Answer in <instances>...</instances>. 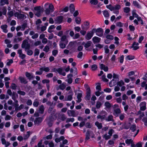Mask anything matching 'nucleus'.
I'll return each mask as SVG.
<instances>
[{"mask_svg": "<svg viewBox=\"0 0 147 147\" xmlns=\"http://www.w3.org/2000/svg\"><path fill=\"white\" fill-rule=\"evenodd\" d=\"M57 118V120L59 121V119H60L61 120L63 121L66 119V117H65L64 115H60L59 114H56L54 116L53 115L52 117H50L49 118V119H48V121H49L48 123V124L50 127L52 126V123L51 122Z\"/></svg>", "mask_w": 147, "mask_h": 147, "instance_id": "nucleus-1", "label": "nucleus"}, {"mask_svg": "<svg viewBox=\"0 0 147 147\" xmlns=\"http://www.w3.org/2000/svg\"><path fill=\"white\" fill-rule=\"evenodd\" d=\"M106 7L111 11H113L114 13L118 14L119 13V10L121 8V5L117 4L113 6L111 5H106Z\"/></svg>", "mask_w": 147, "mask_h": 147, "instance_id": "nucleus-2", "label": "nucleus"}, {"mask_svg": "<svg viewBox=\"0 0 147 147\" xmlns=\"http://www.w3.org/2000/svg\"><path fill=\"white\" fill-rule=\"evenodd\" d=\"M93 30L94 33H95L97 36L100 37H101L103 35V31L102 29L99 28L97 29L94 28Z\"/></svg>", "mask_w": 147, "mask_h": 147, "instance_id": "nucleus-3", "label": "nucleus"}, {"mask_svg": "<svg viewBox=\"0 0 147 147\" xmlns=\"http://www.w3.org/2000/svg\"><path fill=\"white\" fill-rule=\"evenodd\" d=\"M22 47L24 48L26 51L27 49H29L30 48V45L28 43V40H25L23 41L22 45Z\"/></svg>", "mask_w": 147, "mask_h": 147, "instance_id": "nucleus-4", "label": "nucleus"}, {"mask_svg": "<svg viewBox=\"0 0 147 147\" xmlns=\"http://www.w3.org/2000/svg\"><path fill=\"white\" fill-rule=\"evenodd\" d=\"M107 115L106 112L104 111H102L101 112L100 115L97 116V119H100L101 120H103L105 119V117Z\"/></svg>", "mask_w": 147, "mask_h": 147, "instance_id": "nucleus-5", "label": "nucleus"}, {"mask_svg": "<svg viewBox=\"0 0 147 147\" xmlns=\"http://www.w3.org/2000/svg\"><path fill=\"white\" fill-rule=\"evenodd\" d=\"M52 70L53 72H58L59 74L62 75L63 76H65L66 75L65 73L64 72H63L62 69L61 68H54Z\"/></svg>", "mask_w": 147, "mask_h": 147, "instance_id": "nucleus-6", "label": "nucleus"}, {"mask_svg": "<svg viewBox=\"0 0 147 147\" xmlns=\"http://www.w3.org/2000/svg\"><path fill=\"white\" fill-rule=\"evenodd\" d=\"M76 94L77 95V102H80L81 101V98L82 97V92L80 90H78L76 91Z\"/></svg>", "mask_w": 147, "mask_h": 147, "instance_id": "nucleus-7", "label": "nucleus"}, {"mask_svg": "<svg viewBox=\"0 0 147 147\" xmlns=\"http://www.w3.org/2000/svg\"><path fill=\"white\" fill-rule=\"evenodd\" d=\"M34 9L35 11H37L36 15L37 16L39 17L42 11V9H41V7L40 6H37L35 7Z\"/></svg>", "mask_w": 147, "mask_h": 147, "instance_id": "nucleus-8", "label": "nucleus"}, {"mask_svg": "<svg viewBox=\"0 0 147 147\" xmlns=\"http://www.w3.org/2000/svg\"><path fill=\"white\" fill-rule=\"evenodd\" d=\"M94 33L92 30L90 32H88L85 36L86 39L87 40H90L93 36Z\"/></svg>", "mask_w": 147, "mask_h": 147, "instance_id": "nucleus-9", "label": "nucleus"}, {"mask_svg": "<svg viewBox=\"0 0 147 147\" xmlns=\"http://www.w3.org/2000/svg\"><path fill=\"white\" fill-rule=\"evenodd\" d=\"M121 113V109L119 108H118L114 110L113 115L117 117L119 116Z\"/></svg>", "mask_w": 147, "mask_h": 147, "instance_id": "nucleus-10", "label": "nucleus"}, {"mask_svg": "<svg viewBox=\"0 0 147 147\" xmlns=\"http://www.w3.org/2000/svg\"><path fill=\"white\" fill-rule=\"evenodd\" d=\"M146 103L145 102H141L140 104V109L141 111H144L146 108Z\"/></svg>", "mask_w": 147, "mask_h": 147, "instance_id": "nucleus-11", "label": "nucleus"}, {"mask_svg": "<svg viewBox=\"0 0 147 147\" xmlns=\"http://www.w3.org/2000/svg\"><path fill=\"white\" fill-rule=\"evenodd\" d=\"M29 34L31 36V38L33 39L37 38L38 36V33H35L33 31H31L30 32Z\"/></svg>", "mask_w": 147, "mask_h": 147, "instance_id": "nucleus-12", "label": "nucleus"}, {"mask_svg": "<svg viewBox=\"0 0 147 147\" xmlns=\"http://www.w3.org/2000/svg\"><path fill=\"white\" fill-rule=\"evenodd\" d=\"M1 141L2 144L5 145V147H7L10 144V143L8 142H7L4 138H1Z\"/></svg>", "mask_w": 147, "mask_h": 147, "instance_id": "nucleus-13", "label": "nucleus"}, {"mask_svg": "<svg viewBox=\"0 0 147 147\" xmlns=\"http://www.w3.org/2000/svg\"><path fill=\"white\" fill-rule=\"evenodd\" d=\"M49 7V9L51 12H52L54 11V6L52 4H49L48 3H46L45 5V6L46 8Z\"/></svg>", "mask_w": 147, "mask_h": 147, "instance_id": "nucleus-14", "label": "nucleus"}, {"mask_svg": "<svg viewBox=\"0 0 147 147\" xmlns=\"http://www.w3.org/2000/svg\"><path fill=\"white\" fill-rule=\"evenodd\" d=\"M26 76L29 80L33 79L34 76L32 73L26 72Z\"/></svg>", "mask_w": 147, "mask_h": 147, "instance_id": "nucleus-15", "label": "nucleus"}, {"mask_svg": "<svg viewBox=\"0 0 147 147\" xmlns=\"http://www.w3.org/2000/svg\"><path fill=\"white\" fill-rule=\"evenodd\" d=\"M73 77V75L72 74H69L67 75V78H68V80L67 81L68 82V83L70 84H71L73 81V79L72 78V77Z\"/></svg>", "mask_w": 147, "mask_h": 147, "instance_id": "nucleus-16", "label": "nucleus"}, {"mask_svg": "<svg viewBox=\"0 0 147 147\" xmlns=\"http://www.w3.org/2000/svg\"><path fill=\"white\" fill-rule=\"evenodd\" d=\"M90 134L92 135V137L93 138L94 136V134H93L92 132V131H88L86 134V139L88 140L90 139Z\"/></svg>", "mask_w": 147, "mask_h": 147, "instance_id": "nucleus-17", "label": "nucleus"}, {"mask_svg": "<svg viewBox=\"0 0 147 147\" xmlns=\"http://www.w3.org/2000/svg\"><path fill=\"white\" fill-rule=\"evenodd\" d=\"M101 40V38L97 36H94L92 38V40L94 43L99 42Z\"/></svg>", "mask_w": 147, "mask_h": 147, "instance_id": "nucleus-18", "label": "nucleus"}, {"mask_svg": "<svg viewBox=\"0 0 147 147\" xmlns=\"http://www.w3.org/2000/svg\"><path fill=\"white\" fill-rule=\"evenodd\" d=\"M73 94L72 92L70 95H68L67 96H66L65 98V101H71L72 99V96Z\"/></svg>", "mask_w": 147, "mask_h": 147, "instance_id": "nucleus-19", "label": "nucleus"}, {"mask_svg": "<svg viewBox=\"0 0 147 147\" xmlns=\"http://www.w3.org/2000/svg\"><path fill=\"white\" fill-rule=\"evenodd\" d=\"M42 119L41 117H37L34 121V123L35 124H38L42 121Z\"/></svg>", "mask_w": 147, "mask_h": 147, "instance_id": "nucleus-20", "label": "nucleus"}, {"mask_svg": "<svg viewBox=\"0 0 147 147\" xmlns=\"http://www.w3.org/2000/svg\"><path fill=\"white\" fill-rule=\"evenodd\" d=\"M7 26L6 24L2 25L1 26V29L5 33H7L8 30L7 28Z\"/></svg>", "mask_w": 147, "mask_h": 147, "instance_id": "nucleus-21", "label": "nucleus"}, {"mask_svg": "<svg viewBox=\"0 0 147 147\" xmlns=\"http://www.w3.org/2000/svg\"><path fill=\"white\" fill-rule=\"evenodd\" d=\"M68 41H66L65 42H60V46L62 49H64L65 48L66 45L68 43Z\"/></svg>", "mask_w": 147, "mask_h": 147, "instance_id": "nucleus-22", "label": "nucleus"}, {"mask_svg": "<svg viewBox=\"0 0 147 147\" xmlns=\"http://www.w3.org/2000/svg\"><path fill=\"white\" fill-rule=\"evenodd\" d=\"M100 68L101 69L105 71H107L108 70V68L107 66H105L103 64H101L100 65Z\"/></svg>", "mask_w": 147, "mask_h": 147, "instance_id": "nucleus-23", "label": "nucleus"}, {"mask_svg": "<svg viewBox=\"0 0 147 147\" xmlns=\"http://www.w3.org/2000/svg\"><path fill=\"white\" fill-rule=\"evenodd\" d=\"M67 114L69 116L74 117L76 116L75 112L73 111L68 110L67 111Z\"/></svg>", "mask_w": 147, "mask_h": 147, "instance_id": "nucleus-24", "label": "nucleus"}, {"mask_svg": "<svg viewBox=\"0 0 147 147\" xmlns=\"http://www.w3.org/2000/svg\"><path fill=\"white\" fill-rule=\"evenodd\" d=\"M19 79L20 80L21 82L22 83L26 84L28 82L27 80L25 78L20 77L19 78Z\"/></svg>", "mask_w": 147, "mask_h": 147, "instance_id": "nucleus-25", "label": "nucleus"}, {"mask_svg": "<svg viewBox=\"0 0 147 147\" xmlns=\"http://www.w3.org/2000/svg\"><path fill=\"white\" fill-rule=\"evenodd\" d=\"M138 43L136 42H134L132 45V48H133V49L134 50H136L139 48V47H138Z\"/></svg>", "mask_w": 147, "mask_h": 147, "instance_id": "nucleus-26", "label": "nucleus"}, {"mask_svg": "<svg viewBox=\"0 0 147 147\" xmlns=\"http://www.w3.org/2000/svg\"><path fill=\"white\" fill-rule=\"evenodd\" d=\"M45 107L44 106L42 105L39 107V109L38 110L39 113L41 114L43 113L44 111Z\"/></svg>", "mask_w": 147, "mask_h": 147, "instance_id": "nucleus-27", "label": "nucleus"}, {"mask_svg": "<svg viewBox=\"0 0 147 147\" xmlns=\"http://www.w3.org/2000/svg\"><path fill=\"white\" fill-rule=\"evenodd\" d=\"M50 70L49 67H43L40 69V71L43 72L44 71L45 72H48Z\"/></svg>", "mask_w": 147, "mask_h": 147, "instance_id": "nucleus-28", "label": "nucleus"}, {"mask_svg": "<svg viewBox=\"0 0 147 147\" xmlns=\"http://www.w3.org/2000/svg\"><path fill=\"white\" fill-rule=\"evenodd\" d=\"M90 92L89 89H88L87 91V95L86 96V99L89 100L90 98Z\"/></svg>", "mask_w": 147, "mask_h": 147, "instance_id": "nucleus-29", "label": "nucleus"}, {"mask_svg": "<svg viewBox=\"0 0 147 147\" xmlns=\"http://www.w3.org/2000/svg\"><path fill=\"white\" fill-rule=\"evenodd\" d=\"M5 43L7 44V46L9 48H11L12 47L11 44H10V41L9 40L6 39L5 40Z\"/></svg>", "mask_w": 147, "mask_h": 147, "instance_id": "nucleus-30", "label": "nucleus"}, {"mask_svg": "<svg viewBox=\"0 0 147 147\" xmlns=\"http://www.w3.org/2000/svg\"><path fill=\"white\" fill-rule=\"evenodd\" d=\"M141 86L144 88L145 90L147 89V83L146 82L144 81L141 83Z\"/></svg>", "mask_w": 147, "mask_h": 147, "instance_id": "nucleus-31", "label": "nucleus"}, {"mask_svg": "<svg viewBox=\"0 0 147 147\" xmlns=\"http://www.w3.org/2000/svg\"><path fill=\"white\" fill-rule=\"evenodd\" d=\"M12 96V99L13 100H15V99H16L18 97V95L16 92H13L11 96Z\"/></svg>", "mask_w": 147, "mask_h": 147, "instance_id": "nucleus-32", "label": "nucleus"}, {"mask_svg": "<svg viewBox=\"0 0 147 147\" xmlns=\"http://www.w3.org/2000/svg\"><path fill=\"white\" fill-rule=\"evenodd\" d=\"M14 16L16 17H17L18 18H23L24 16V15L20 14L18 12L15 13L14 14Z\"/></svg>", "mask_w": 147, "mask_h": 147, "instance_id": "nucleus-33", "label": "nucleus"}, {"mask_svg": "<svg viewBox=\"0 0 147 147\" xmlns=\"http://www.w3.org/2000/svg\"><path fill=\"white\" fill-rule=\"evenodd\" d=\"M64 137L63 136H61L60 138H56L55 141L56 142L58 143L60 142L61 140H64Z\"/></svg>", "mask_w": 147, "mask_h": 147, "instance_id": "nucleus-34", "label": "nucleus"}, {"mask_svg": "<svg viewBox=\"0 0 147 147\" xmlns=\"http://www.w3.org/2000/svg\"><path fill=\"white\" fill-rule=\"evenodd\" d=\"M134 58V56L133 55H128L125 57L126 60H131L133 59Z\"/></svg>", "mask_w": 147, "mask_h": 147, "instance_id": "nucleus-35", "label": "nucleus"}, {"mask_svg": "<svg viewBox=\"0 0 147 147\" xmlns=\"http://www.w3.org/2000/svg\"><path fill=\"white\" fill-rule=\"evenodd\" d=\"M8 0H1V5H5V4H8Z\"/></svg>", "mask_w": 147, "mask_h": 147, "instance_id": "nucleus-36", "label": "nucleus"}, {"mask_svg": "<svg viewBox=\"0 0 147 147\" xmlns=\"http://www.w3.org/2000/svg\"><path fill=\"white\" fill-rule=\"evenodd\" d=\"M95 125L99 129H100L102 127V125L101 123H100L98 121H96L95 122Z\"/></svg>", "mask_w": 147, "mask_h": 147, "instance_id": "nucleus-37", "label": "nucleus"}, {"mask_svg": "<svg viewBox=\"0 0 147 147\" xmlns=\"http://www.w3.org/2000/svg\"><path fill=\"white\" fill-rule=\"evenodd\" d=\"M125 114L124 113H120L119 115L120 119L122 121L125 118Z\"/></svg>", "mask_w": 147, "mask_h": 147, "instance_id": "nucleus-38", "label": "nucleus"}, {"mask_svg": "<svg viewBox=\"0 0 147 147\" xmlns=\"http://www.w3.org/2000/svg\"><path fill=\"white\" fill-rule=\"evenodd\" d=\"M105 120L107 121H113V116L111 115H110L107 118L105 119Z\"/></svg>", "mask_w": 147, "mask_h": 147, "instance_id": "nucleus-39", "label": "nucleus"}, {"mask_svg": "<svg viewBox=\"0 0 147 147\" xmlns=\"http://www.w3.org/2000/svg\"><path fill=\"white\" fill-rule=\"evenodd\" d=\"M92 42L91 41H88L84 45L85 48H87L89 47L91 45Z\"/></svg>", "mask_w": 147, "mask_h": 147, "instance_id": "nucleus-40", "label": "nucleus"}, {"mask_svg": "<svg viewBox=\"0 0 147 147\" xmlns=\"http://www.w3.org/2000/svg\"><path fill=\"white\" fill-rule=\"evenodd\" d=\"M103 14L104 16L106 18L109 17V14L107 11L105 10L103 11Z\"/></svg>", "mask_w": 147, "mask_h": 147, "instance_id": "nucleus-41", "label": "nucleus"}, {"mask_svg": "<svg viewBox=\"0 0 147 147\" xmlns=\"http://www.w3.org/2000/svg\"><path fill=\"white\" fill-rule=\"evenodd\" d=\"M61 40L60 41L65 42L66 41H68L66 39V37L65 35L63 36H62L61 38Z\"/></svg>", "mask_w": 147, "mask_h": 147, "instance_id": "nucleus-42", "label": "nucleus"}, {"mask_svg": "<svg viewBox=\"0 0 147 147\" xmlns=\"http://www.w3.org/2000/svg\"><path fill=\"white\" fill-rule=\"evenodd\" d=\"M55 28V26L54 25L51 26L48 29V31L49 32H52V30Z\"/></svg>", "mask_w": 147, "mask_h": 147, "instance_id": "nucleus-43", "label": "nucleus"}, {"mask_svg": "<svg viewBox=\"0 0 147 147\" xmlns=\"http://www.w3.org/2000/svg\"><path fill=\"white\" fill-rule=\"evenodd\" d=\"M116 84V82L113 80H112L109 84L110 87H112Z\"/></svg>", "mask_w": 147, "mask_h": 147, "instance_id": "nucleus-44", "label": "nucleus"}, {"mask_svg": "<svg viewBox=\"0 0 147 147\" xmlns=\"http://www.w3.org/2000/svg\"><path fill=\"white\" fill-rule=\"evenodd\" d=\"M69 9L71 12H73L75 10L74 5L73 4H71L69 6Z\"/></svg>", "mask_w": 147, "mask_h": 147, "instance_id": "nucleus-45", "label": "nucleus"}, {"mask_svg": "<svg viewBox=\"0 0 147 147\" xmlns=\"http://www.w3.org/2000/svg\"><path fill=\"white\" fill-rule=\"evenodd\" d=\"M133 141V140L131 139H127L125 140V142L127 144L129 145L130 144H131V143Z\"/></svg>", "mask_w": 147, "mask_h": 147, "instance_id": "nucleus-46", "label": "nucleus"}, {"mask_svg": "<svg viewBox=\"0 0 147 147\" xmlns=\"http://www.w3.org/2000/svg\"><path fill=\"white\" fill-rule=\"evenodd\" d=\"M124 84V82L123 80H120L117 83V86L121 87Z\"/></svg>", "mask_w": 147, "mask_h": 147, "instance_id": "nucleus-47", "label": "nucleus"}, {"mask_svg": "<svg viewBox=\"0 0 147 147\" xmlns=\"http://www.w3.org/2000/svg\"><path fill=\"white\" fill-rule=\"evenodd\" d=\"M59 88L61 90H64L65 88V85L64 83H63L59 86Z\"/></svg>", "mask_w": 147, "mask_h": 147, "instance_id": "nucleus-48", "label": "nucleus"}, {"mask_svg": "<svg viewBox=\"0 0 147 147\" xmlns=\"http://www.w3.org/2000/svg\"><path fill=\"white\" fill-rule=\"evenodd\" d=\"M30 131L27 132L26 133V134L24 136V139L26 140L29 137L30 135Z\"/></svg>", "mask_w": 147, "mask_h": 147, "instance_id": "nucleus-49", "label": "nucleus"}, {"mask_svg": "<svg viewBox=\"0 0 147 147\" xmlns=\"http://www.w3.org/2000/svg\"><path fill=\"white\" fill-rule=\"evenodd\" d=\"M39 102L36 100H35L33 103V105L34 107H37L39 105Z\"/></svg>", "mask_w": 147, "mask_h": 147, "instance_id": "nucleus-50", "label": "nucleus"}, {"mask_svg": "<svg viewBox=\"0 0 147 147\" xmlns=\"http://www.w3.org/2000/svg\"><path fill=\"white\" fill-rule=\"evenodd\" d=\"M63 19V17L62 16L58 17L57 18V22L59 23H61Z\"/></svg>", "mask_w": 147, "mask_h": 147, "instance_id": "nucleus-51", "label": "nucleus"}, {"mask_svg": "<svg viewBox=\"0 0 147 147\" xmlns=\"http://www.w3.org/2000/svg\"><path fill=\"white\" fill-rule=\"evenodd\" d=\"M1 10L2 11L3 14V15H5L6 13L7 10L6 7H3L1 9Z\"/></svg>", "mask_w": 147, "mask_h": 147, "instance_id": "nucleus-52", "label": "nucleus"}, {"mask_svg": "<svg viewBox=\"0 0 147 147\" xmlns=\"http://www.w3.org/2000/svg\"><path fill=\"white\" fill-rule=\"evenodd\" d=\"M96 90H97L98 91H100L101 90V88L100 83H98L96 84Z\"/></svg>", "mask_w": 147, "mask_h": 147, "instance_id": "nucleus-53", "label": "nucleus"}, {"mask_svg": "<svg viewBox=\"0 0 147 147\" xmlns=\"http://www.w3.org/2000/svg\"><path fill=\"white\" fill-rule=\"evenodd\" d=\"M111 136L109 135H108L107 134H105L104 135L103 137L104 138H105V139L106 140H108L109 139L111 138Z\"/></svg>", "mask_w": 147, "mask_h": 147, "instance_id": "nucleus-54", "label": "nucleus"}, {"mask_svg": "<svg viewBox=\"0 0 147 147\" xmlns=\"http://www.w3.org/2000/svg\"><path fill=\"white\" fill-rule=\"evenodd\" d=\"M123 10L125 12L127 13L130 11V9L129 7H125L124 8Z\"/></svg>", "mask_w": 147, "mask_h": 147, "instance_id": "nucleus-55", "label": "nucleus"}, {"mask_svg": "<svg viewBox=\"0 0 147 147\" xmlns=\"http://www.w3.org/2000/svg\"><path fill=\"white\" fill-rule=\"evenodd\" d=\"M17 93L19 94L22 95V96H24L26 94V93L24 92L23 91H21L20 90H18L17 92Z\"/></svg>", "mask_w": 147, "mask_h": 147, "instance_id": "nucleus-56", "label": "nucleus"}, {"mask_svg": "<svg viewBox=\"0 0 147 147\" xmlns=\"http://www.w3.org/2000/svg\"><path fill=\"white\" fill-rule=\"evenodd\" d=\"M4 109L7 110L8 109L9 110H11L13 109V107L11 106H9L8 107H7V105H6V104H5L4 105Z\"/></svg>", "mask_w": 147, "mask_h": 147, "instance_id": "nucleus-57", "label": "nucleus"}, {"mask_svg": "<svg viewBox=\"0 0 147 147\" xmlns=\"http://www.w3.org/2000/svg\"><path fill=\"white\" fill-rule=\"evenodd\" d=\"M123 24L121 22H117L116 23V26L120 27H122L123 26Z\"/></svg>", "mask_w": 147, "mask_h": 147, "instance_id": "nucleus-58", "label": "nucleus"}, {"mask_svg": "<svg viewBox=\"0 0 147 147\" xmlns=\"http://www.w3.org/2000/svg\"><path fill=\"white\" fill-rule=\"evenodd\" d=\"M75 21L77 24H80V23L81 19L78 17H76L75 19Z\"/></svg>", "mask_w": 147, "mask_h": 147, "instance_id": "nucleus-59", "label": "nucleus"}, {"mask_svg": "<svg viewBox=\"0 0 147 147\" xmlns=\"http://www.w3.org/2000/svg\"><path fill=\"white\" fill-rule=\"evenodd\" d=\"M12 118L9 115H6L5 118V119L6 121L9 120Z\"/></svg>", "mask_w": 147, "mask_h": 147, "instance_id": "nucleus-60", "label": "nucleus"}, {"mask_svg": "<svg viewBox=\"0 0 147 147\" xmlns=\"http://www.w3.org/2000/svg\"><path fill=\"white\" fill-rule=\"evenodd\" d=\"M106 38L107 39H109L110 40H112L114 39V37L113 36L110 35H108L107 36Z\"/></svg>", "mask_w": 147, "mask_h": 147, "instance_id": "nucleus-61", "label": "nucleus"}, {"mask_svg": "<svg viewBox=\"0 0 147 147\" xmlns=\"http://www.w3.org/2000/svg\"><path fill=\"white\" fill-rule=\"evenodd\" d=\"M129 28L130 31H134L135 30V28L132 25H129Z\"/></svg>", "mask_w": 147, "mask_h": 147, "instance_id": "nucleus-62", "label": "nucleus"}, {"mask_svg": "<svg viewBox=\"0 0 147 147\" xmlns=\"http://www.w3.org/2000/svg\"><path fill=\"white\" fill-rule=\"evenodd\" d=\"M27 54L29 55H32L33 52L32 51L29 49H27Z\"/></svg>", "mask_w": 147, "mask_h": 147, "instance_id": "nucleus-63", "label": "nucleus"}, {"mask_svg": "<svg viewBox=\"0 0 147 147\" xmlns=\"http://www.w3.org/2000/svg\"><path fill=\"white\" fill-rule=\"evenodd\" d=\"M40 53L39 50L37 49H35V52L34 53V55L35 56H37Z\"/></svg>", "mask_w": 147, "mask_h": 147, "instance_id": "nucleus-64", "label": "nucleus"}]
</instances>
